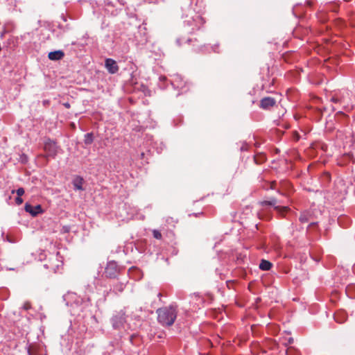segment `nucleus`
Instances as JSON below:
<instances>
[{"mask_svg": "<svg viewBox=\"0 0 355 355\" xmlns=\"http://www.w3.org/2000/svg\"><path fill=\"white\" fill-rule=\"evenodd\" d=\"M119 289H120V291H122V288H121V287H119Z\"/></svg>", "mask_w": 355, "mask_h": 355, "instance_id": "obj_26", "label": "nucleus"}, {"mask_svg": "<svg viewBox=\"0 0 355 355\" xmlns=\"http://www.w3.org/2000/svg\"><path fill=\"white\" fill-rule=\"evenodd\" d=\"M277 200L275 198H270L269 200H264L261 202V205H271L274 206V209L281 215H284L288 211L290 210L289 207L287 206H275Z\"/></svg>", "mask_w": 355, "mask_h": 355, "instance_id": "obj_3", "label": "nucleus"}, {"mask_svg": "<svg viewBox=\"0 0 355 355\" xmlns=\"http://www.w3.org/2000/svg\"><path fill=\"white\" fill-rule=\"evenodd\" d=\"M293 342V338H289L288 343H292Z\"/></svg>", "mask_w": 355, "mask_h": 355, "instance_id": "obj_22", "label": "nucleus"}, {"mask_svg": "<svg viewBox=\"0 0 355 355\" xmlns=\"http://www.w3.org/2000/svg\"><path fill=\"white\" fill-rule=\"evenodd\" d=\"M276 101L271 97H265L260 102V107L264 110H268L275 106Z\"/></svg>", "mask_w": 355, "mask_h": 355, "instance_id": "obj_7", "label": "nucleus"}, {"mask_svg": "<svg viewBox=\"0 0 355 355\" xmlns=\"http://www.w3.org/2000/svg\"><path fill=\"white\" fill-rule=\"evenodd\" d=\"M117 273H118L117 264L114 261L109 262L105 269V274L106 277H108L110 278H113L116 276Z\"/></svg>", "mask_w": 355, "mask_h": 355, "instance_id": "obj_5", "label": "nucleus"}, {"mask_svg": "<svg viewBox=\"0 0 355 355\" xmlns=\"http://www.w3.org/2000/svg\"><path fill=\"white\" fill-rule=\"evenodd\" d=\"M15 202L17 205H21L23 202V200L21 196H17L15 199Z\"/></svg>", "mask_w": 355, "mask_h": 355, "instance_id": "obj_19", "label": "nucleus"}, {"mask_svg": "<svg viewBox=\"0 0 355 355\" xmlns=\"http://www.w3.org/2000/svg\"><path fill=\"white\" fill-rule=\"evenodd\" d=\"M32 307L31 303L28 301L25 302L23 304V309L26 311L31 309Z\"/></svg>", "mask_w": 355, "mask_h": 355, "instance_id": "obj_17", "label": "nucleus"}, {"mask_svg": "<svg viewBox=\"0 0 355 355\" xmlns=\"http://www.w3.org/2000/svg\"><path fill=\"white\" fill-rule=\"evenodd\" d=\"M28 353H29L30 355H33V354H31L30 351H28Z\"/></svg>", "mask_w": 355, "mask_h": 355, "instance_id": "obj_28", "label": "nucleus"}, {"mask_svg": "<svg viewBox=\"0 0 355 355\" xmlns=\"http://www.w3.org/2000/svg\"><path fill=\"white\" fill-rule=\"evenodd\" d=\"M63 105L66 107V108H69L71 106H70V104L69 103H64L63 104Z\"/></svg>", "mask_w": 355, "mask_h": 355, "instance_id": "obj_20", "label": "nucleus"}, {"mask_svg": "<svg viewBox=\"0 0 355 355\" xmlns=\"http://www.w3.org/2000/svg\"><path fill=\"white\" fill-rule=\"evenodd\" d=\"M272 264L267 260L262 259L260 264H259V268L262 270H269Z\"/></svg>", "mask_w": 355, "mask_h": 355, "instance_id": "obj_13", "label": "nucleus"}, {"mask_svg": "<svg viewBox=\"0 0 355 355\" xmlns=\"http://www.w3.org/2000/svg\"><path fill=\"white\" fill-rule=\"evenodd\" d=\"M83 179L80 176H76L73 180V185L74 188L77 190H83Z\"/></svg>", "mask_w": 355, "mask_h": 355, "instance_id": "obj_11", "label": "nucleus"}, {"mask_svg": "<svg viewBox=\"0 0 355 355\" xmlns=\"http://www.w3.org/2000/svg\"><path fill=\"white\" fill-rule=\"evenodd\" d=\"M105 67L108 71L111 73H115L119 70V67L115 60L107 58L105 60Z\"/></svg>", "mask_w": 355, "mask_h": 355, "instance_id": "obj_8", "label": "nucleus"}, {"mask_svg": "<svg viewBox=\"0 0 355 355\" xmlns=\"http://www.w3.org/2000/svg\"><path fill=\"white\" fill-rule=\"evenodd\" d=\"M351 94L349 92H343L340 97L334 96L331 98V101L334 103H339L343 105V108L347 110H351L353 109V105L351 102Z\"/></svg>", "mask_w": 355, "mask_h": 355, "instance_id": "obj_2", "label": "nucleus"}, {"mask_svg": "<svg viewBox=\"0 0 355 355\" xmlns=\"http://www.w3.org/2000/svg\"><path fill=\"white\" fill-rule=\"evenodd\" d=\"M343 114V112H338L337 113V114Z\"/></svg>", "mask_w": 355, "mask_h": 355, "instance_id": "obj_24", "label": "nucleus"}, {"mask_svg": "<svg viewBox=\"0 0 355 355\" xmlns=\"http://www.w3.org/2000/svg\"><path fill=\"white\" fill-rule=\"evenodd\" d=\"M315 224H316V223H311V224H310V225H309V226H313V225H315Z\"/></svg>", "mask_w": 355, "mask_h": 355, "instance_id": "obj_23", "label": "nucleus"}, {"mask_svg": "<svg viewBox=\"0 0 355 355\" xmlns=\"http://www.w3.org/2000/svg\"><path fill=\"white\" fill-rule=\"evenodd\" d=\"M153 236L157 239H162V234L159 231L157 230H154L153 231Z\"/></svg>", "mask_w": 355, "mask_h": 355, "instance_id": "obj_16", "label": "nucleus"}, {"mask_svg": "<svg viewBox=\"0 0 355 355\" xmlns=\"http://www.w3.org/2000/svg\"><path fill=\"white\" fill-rule=\"evenodd\" d=\"M275 182H272L271 183L270 188H271L272 189H274V186H275Z\"/></svg>", "mask_w": 355, "mask_h": 355, "instance_id": "obj_21", "label": "nucleus"}, {"mask_svg": "<svg viewBox=\"0 0 355 355\" xmlns=\"http://www.w3.org/2000/svg\"><path fill=\"white\" fill-rule=\"evenodd\" d=\"M335 320L340 324L343 323L347 319V315L345 311H340L334 314Z\"/></svg>", "mask_w": 355, "mask_h": 355, "instance_id": "obj_10", "label": "nucleus"}, {"mask_svg": "<svg viewBox=\"0 0 355 355\" xmlns=\"http://www.w3.org/2000/svg\"><path fill=\"white\" fill-rule=\"evenodd\" d=\"M157 320L162 326H171L177 317V307L173 305L159 308L157 310Z\"/></svg>", "mask_w": 355, "mask_h": 355, "instance_id": "obj_1", "label": "nucleus"}, {"mask_svg": "<svg viewBox=\"0 0 355 355\" xmlns=\"http://www.w3.org/2000/svg\"><path fill=\"white\" fill-rule=\"evenodd\" d=\"M254 162L257 164H261L266 160V156L265 154L263 153H259L254 155Z\"/></svg>", "mask_w": 355, "mask_h": 355, "instance_id": "obj_12", "label": "nucleus"}, {"mask_svg": "<svg viewBox=\"0 0 355 355\" xmlns=\"http://www.w3.org/2000/svg\"><path fill=\"white\" fill-rule=\"evenodd\" d=\"M93 135L92 133H87L85 135V144H91L93 142Z\"/></svg>", "mask_w": 355, "mask_h": 355, "instance_id": "obj_15", "label": "nucleus"}, {"mask_svg": "<svg viewBox=\"0 0 355 355\" xmlns=\"http://www.w3.org/2000/svg\"><path fill=\"white\" fill-rule=\"evenodd\" d=\"M311 214L310 211H304L300 214L299 220L301 223H307L309 220V219L311 218Z\"/></svg>", "mask_w": 355, "mask_h": 355, "instance_id": "obj_14", "label": "nucleus"}, {"mask_svg": "<svg viewBox=\"0 0 355 355\" xmlns=\"http://www.w3.org/2000/svg\"><path fill=\"white\" fill-rule=\"evenodd\" d=\"M58 148L56 143L50 139L44 144V149L47 157H55L58 153Z\"/></svg>", "mask_w": 355, "mask_h": 355, "instance_id": "obj_4", "label": "nucleus"}, {"mask_svg": "<svg viewBox=\"0 0 355 355\" xmlns=\"http://www.w3.org/2000/svg\"><path fill=\"white\" fill-rule=\"evenodd\" d=\"M119 289H120V291H122V288H121V287H119Z\"/></svg>", "mask_w": 355, "mask_h": 355, "instance_id": "obj_27", "label": "nucleus"}, {"mask_svg": "<svg viewBox=\"0 0 355 355\" xmlns=\"http://www.w3.org/2000/svg\"><path fill=\"white\" fill-rule=\"evenodd\" d=\"M24 209L26 212H28L33 216H35L38 214L43 212L42 208L41 205H40L33 207L31 205L26 203L25 205Z\"/></svg>", "mask_w": 355, "mask_h": 355, "instance_id": "obj_6", "label": "nucleus"}, {"mask_svg": "<svg viewBox=\"0 0 355 355\" xmlns=\"http://www.w3.org/2000/svg\"><path fill=\"white\" fill-rule=\"evenodd\" d=\"M64 56V53L61 50H58L55 51H51L49 53L48 58L51 60H62Z\"/></svg>", "mask_w": 355, "mask_h": 355, "instance_id": "obj_9", "label": "nucleus"}, {"mask_svg": "<svg viewBox=\"0 0 355 355\" xmlns=\"http://www.w3.org/2000/svg\"><path fill=\"white\" fill-rule=\"evenodd\" d=\"M16 193H17V196H21L24 193V189L23 188H19L16 191Z\"/></svg>", "mask_w": 355, "mask_h": 355, "instance_id": "obj_18", "label": "nucleus"}, {"mask_svg": "<svg viewBox=\"0 0 355 355\" xmlns=\"http://www.w3.org/2000/svg\"><path fill=\"white\" fill-rule=\"evenodd\" d=\"M71 126H72V128H75V125H74V123H71Z\"/></svg>", "mask_w": 355, "mask_h": 355, "instance_id": "obj_25", "label": "nucleus"}]
</instances>
